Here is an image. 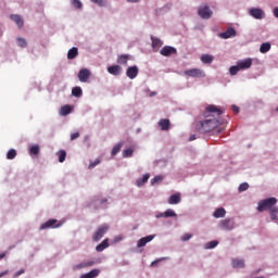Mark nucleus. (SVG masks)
I'll use <instances>...</instances> for the list:
<instances>
[{"mask_svg":"<svg viewBox=\"0 0 278 278\" xmlns=\"http://www.w3.org/2000/svg\"><path fill=\"white\" fill-rule=\"evenodd\" d=\"M222 114L223 110L218 109V106L214 104L206 106L204 112L205 119L195 124V130L199 131V134L214 131V129L220 125V122L214 116H220Z\"/></svg>","mask_w":278,"mask_h":278,"instance_id":"obj_1","label":"nucleus"},{"mask_svg":"<svg viewBox=\"0 0 278 278\" xmlns=\"http://www.w3.org/2000/svg\"><path fill=\"white\" fill-rule=\"evenodd\" d=\"M277 205V198H268L258 202L257 212L270 210Z\"/></svg>","mask_w":278,"mask_h":278,"instance_id":"obj_2","label":"nucleus"},{"mask_svg":"<svg viewBox=\"0 0 278 278\" xmlns=\"http://www.w3.org/2000/svg\"><path fill=\"white\" fill-rule=\"evenodd\" d=\"M110 229V227L108 225H102L100 226L96 232L92 236V240L93 242H99V240H101V238H103V236H105V233H108V230Z\"/></svg>","mask_w":278,"mask_h":278,"instance_id":"obj_3","label":"nucleus"},{"mask_svg":"<svg viewBox=\"0 0 278 278\" xmlns=\"http://www.w3.org/2000/svg\"><path fill=\"white\" fill-rule=\"evenodd\" d=\"M184 74L187 75V77H197V78L205 77V72H203V70L201 68L187 70L184 72Z\"/></svg>","mask_w":278,"mask_h":278,"instance_id":"obj_4","label":"nucleus"},{"mask_svg":"<svg viewBox=\"0 0 278 278\" xmlns=\"http://www.w3.org/2000/svg\"><path fill=\"white\" fill-rule=\"evenodd\" d=\"M250 16L253 18H256L257 21H262V18H265L266 13L260 8H252L249 10Z\"/></svg>","mask_w":278,"mask_h":278,"instance_id":"obj_5","label":"nucleus"},{"mask_svg":"<svg viewBox=\"0 0 278 278\" xmlns=\"http://www.w3.org/2000/svg\"><path fill=\"white\" fill-rule=\"evenodd\" d=\"M198 14L201 16V18L207 20L212 18L213 12L207 5H201L198 10Z\"/></svg>","mask_w":278,"mask_h":278,"instance_id":"obj_6","label":"nucleus"},{"mask_svg":"<svg viewBox=\"0 0 278 278\" xmlns=\"http://www.w3.org/2000/svg\"><path fill=\"white\" fill-rule=\"evenodd\" d=\"M237 66H239L240 71H247L253 66V59H244L237 62Z\"/></svg>","mask_w":278,"mask_h":278,"instance_id":"obj_7","label":"nucleus"},{"mask_svg":"<svg viewBox=\"0 0 278 278\" xmlns=\"http://www.w3.org/2000/svg\"><path fill=\"white\" fill-rule=\"evenodd\" d=\"M236 226L233 225V220L226 218L223 219L219 223V228H222L224 231H231V229H233Z\"/></svg>","mask_w":278,"mask_h":278,"instance_id":"obj_8","label":"nucleus"},{"mask_svg":"<svg viewBox=\"0 0 278 278\" xmlns=\"http://www.w3.org/2000/svg\"><path fill=\"white\" fill-rule=\"evenodd\" d=\"M160 53L164 58H168L170 55H175V53H177V49H175L174 47H170V46H165L161 49Z\"/></svg>","mask_w":278,"mask_h":278,"instance_id":"obj_9","label":"nucleus"},{"mask_svg":"<svg viewBox=\"0 0 278 278\" xmlns=\"http://www.w3.org/2000/svg\"><path fill=\"white\" fill-rule=\"evenodd\" d=\"M78 79L83 84H86V81H88V79H90V70H88V68L80 70L78 72Z\"/></svg>","mask_w":278,"mask_h":278,"instance_id":"obj_10","label":"nucleus"},{"mask_svg":"<svg viewBox=\"0 0 278 278\" xmlns=\"http://www.w3.org/2000/svg\"><path fill=\"white\" fill-rule=\"evenodd\" d=\"M154 238H155V235H150L139 239L137 243L138 249H142V247H147V244H149V242H151Z\"/></svg>","mask_w":278,"mask_h":278,"instance_id":"obj_11","label":"nucleus"},{"mask_svg":"<svg viewBox=\"0 0 278 278\" xmlns=\"http://www.w3.org/2000/svg\"><path fill=\"white\" fill-rule=\"evenodd\" d=\"M126 76L129 79H136L138 77V66L134 65L127 68Z\"/></svg>","mask_w":278,"mask_h":278,"instance_id":"obj_12","label":"nucleus"},{"mask_svg":"<svg viewBox=\"0 0 278 278\" xmlns=\"http://www.w3.org/2000/svg\"><path fill=\"white\" fill-rule=\"evenodd\" d=\"M167 203L169 205H177L178 203H181V194L179 193L172 194L167 200Z\"/></svg>","mask_w":278,"mask_h":278,"instance_id":"obj_13","label":"nucleus"},{"mask_svg":"<svg viewBox=\"0 0 278 278\" xmlns=\"http://www.w3.org/2000/svg\"><path fill=\"white\" fill-rule=\"evenodd\" d=\"M236 36V29L228 28L226 31L219 34V38H223L224 40H227V38H233Z\"/></svg>","mask_w":278,"mask_h":278,"instance_id":"obj_14","label":"nucleus"},{"mask_svg":"<svg viewBox=\"0 0 278 278\" xmlns=\"http://www.w3.org/2000/svg\"><path fill=\"white\" fill-rule=\"evenodd\" d=\"M159 126L161 127L162 131H168V129H170V119H160Z\"/></svg>","mask_w":278,"mask_h":278,"instance_id":"obj_15","label":"nucleus"},{"mask_svg":"<svg viewBox=\"0 0 278 278\" xmlns=\"http://www.w3.org/2000/svg\"><path fill=\"white\" fill-rule=\"evenodd\" d=\"M121 71H123V67H121V65H112L108 67V73H110V75L118 76Z\"/></svg>","mask_w":278,"mask_h":278,"instance_id":"obj_16","label":"nucleus"},{"mask_svg":"<svg viewBox=\"0 0 278 278\" xmlns=\"http://www.w3.org/2000/svg\"><path fill=\"white\" fill-rule=\"evenodd\" d=\"M73 112V106L65 104L60 109L61 116H68Z\"/></svg>","mask_w":278,"mask_h":278,"instance_id":"obj_17","label":"nucleus"},{"mask_svg":"<svg viewBox=\"0 0 278 278\" xmlns=\"http://www.w3.org/2000/svg\"><path fill=\"white\" fill-rule=\"evenodd\" d=\"M11 21H14L16 23L17 27H23L25 25V22L23 21V17L21 15L12 14L10 15Z\"/></svg>","mask_w":278,"mask_h":278,"instance_id":"obj_18","label":"nucleus"},{"mask_svg":"<svg viewBox=\"0 0 278 278\" xmlns=\"http://www.w3.org/2000/svg\"><path fill=\"white\" fill-rule=\"evenodd\" d=\"M79 55V50L76 47H73L67 52V60H75Z\"/></svg>","mask_w":278,"mask_h":278,"instance_id":"obj_19","label":"nucleus"},{"mask_svg":"<svg viewBox=\"0 0 278 278\" xmlns=\"http://www.w3.org/2000/svg\"><path fill=\"white\" fill-rule=\"evenodd\" d=\"M108 247H110L109 240L104 239L100 244H98L96 247V251L98 253H101L102 251H105V249H108Z\"/></svg>","mask_w":278,"mask_h":278,"instance_id":"obj_20","label":"nucleus"},{"mask_svg":"<svg viewBox=\"0 0 278 278\" xmlns=\"http://www.w3.org/2000/svg\"><path fill=\"white\" fill-rule=\"evenodd\" d=\"M200 60L203 64H212V62H214V55H212V54H202Z\"/></svg>","mask_w":278,"mask_h":278,"instance_id":"obj_21","label":"nucleus"},{"mask_svg":"<svg viewBox=\"0 0 278 278\" xmlns=\"http://www.w3.org/2000/svg\"><path fill=\"white\" fill-rule=\"evenodd\" d=\"M226 214H227V211H225L224 207H219L214 212L213 216L214 218H225Z\"/></svg>","mask_w":278,"mask_h":278,"instance_id":"obj_22","label":"nucleus"},{"mask_svg":"<svg viewBox=\"0 0 278 278\" xmlns=\"http://www.w3.org/2000/svg\"><path fill=\"white\" fill-rule=\"evenodd\" d=\"M129 54H122L117 58V64L127 65V62H129Z\"/></svg>","mask_w":278,"mask_h":278,"instance_id":"obj_23","label":"nucleus"},{"mask_svg":"<svg viewBox=\"0 0 278 278\" xmlns=\"http://www.w3.org/2000/svg\"><path fill=\"white\" fill-rule=\"evenodd\" d=\"M55 223H58V220L50 219V220L46 222L45 224H42L40 226V229H49V228L53 227L55 225Z\"/></svg>","mask_w":278,"mask_h":278,"instance_id":"obj_24","label":"nucleus"},{"mask_svg":"<svg viewBox=\"0 0 278 278\" xmlns=\"http://www.w3.org/2000/svg\"><path fill=\"white\" fill-rule=\"evenodd\" d=\"M233 268H244V260H233L232 261Z\"/></svg>","mask_w":278,"mask_h":278,"instance_id":"obj_25","label":"nucleus"},{"mask_svg":"<svg viewBox=\"0 0 278 278\" xmlns=\"http://www.w3.org/2000/svg\"><path fill=\"white\" fill-rule=\"evenodd\" d=\"M149 174L142 176V178L137 179V186H144L149 181Z\"/></svg>","mask_w":278,"mask_h":278,"instance_id":"obj_26","label":"nucleus"},{"mask_svg":"<svg viewBox=\"0 0 278 278\" xmlns=\"http://www.w3.org/2000/svg\"><path fill=\"white\" fill-rule=\"evenodd\" d=\"M260 51L262 53H268V51H270V42L262 43L261 47H260Z\"/></svg>","mask_w":278,"mask_h":278,"instance_id":"obj_27","label":"nucleus"},{"mask_svg":"<svg viewBox=\"0 0 278 278\" xmlns=\"http://www.w3.org/2000/svg\"><path fill=\"white\" fill-rule=\"evenodd\" d=\"M39 153H40V146L36 144L29 148L30 155H38Z\"/></svg>","mask_w":278,"mask_h":278,"instance_id":"obj_28","label":"nucleus"},{"mask_svg":"<svg viewBox=\"0 0 278 278\" xmlns=\"http://www.w3.org/2000/svg\"><path fill=\"white\" fill-rule=\"evenodd\" d=\"M151 40H152L153 49H157V48L162 47V40H160L159 38L151 37Z\"/></svg>","mask_w":278,"mask_h":278,"instance_id":"obj_29","label":"nucleus"},{"mask_svg":"<svg viewBox=\"0 0 278 278\" xmlns=\"http://www.w3.org/2000/svg\"><path fill=\"white\" fill-rule=\"evenodd\" d=\"M177 217V213L175 211L168 208L167 211L164 212V218H174Z\"/></svg>","mask_w":278,"mask_h":278,"instance_id":"obj_30","label":"nucleus"},{"mask_svg":"<svg viewBox=\"0 0 278 278\" xmlns=\"http://www.w3.org/2000/svg\"><path fill=\"white\" fill-rule=\"evenodd\" d=\"M121 149H123V143H117L116 146H114L112 149V155H117L118 153H121Z\"/></svg>","mask_w":278,"mask_h":278,"instance_id":"obj_31","label":"nucleus"},{"mask_svg":"<svg viewBox=\"0 0 278 278\" xmlns=\"http://www.w3.org/2000/svg\"><path fill=\"white\" fill-rule=\"evenodd\" d=\"M91 3H96L99 8H105L108 5V0H90Z\"/></svg>","mask_w":278,"mask_h":278,"instance_id":"obj_32","label":"nucleus"},{"mask_svg":"<svg viewBox=\"0 0 278 278\" xmlns=\"http://www.w3.org/2000/svg\"><path fill=\"white\" fill-rule=\"evenodd\" d=\"M72 94L73 97H81L83 94L81 87H74L72 89Z\"/></svg>","mask_w":278,"mask_h":278,"instance_id":"obj_33","label":"nucleus"},{"mask_svg":"<svg viewBox=\"0 0 278 278\" xmlns=\"http://www.w3.org/2000/svg\"><path fill=\"white\" fill-rule=\"evenodd\" d=\"M71 3L76 10H81L84 8V4L79 0H71Z\"/></svg>","mask_w":278,"mask_h":278,"instance_id":"obj_34","label":"nucleus"},{"mask_svg":"<svg viewBox=\"0 0 278 278\" xmlns=\"http://www.w3.org/2000/svg\"><path fill=\"white\" fill-rule=\"evenodd\" d=\"M14 157H16V150L14 149L9 150L7 153V160H14Z\"/></svg>","mask_w":278,"mask_h":278,"instance_id":"obj_35","label":"nucleus"},{"mask_svg":"<svg viewBox=\"0 0 278 278\" xmlns=\"http://www.w3.org/2000/svg\"><path fill=\"white\" fill-rule=\"evenodd\" d=\"M58 155H59V162H65L66 161V151H64V150H60L59 151V153H58Z\"/></svg>","mask_w":278,"mask_h":278,"instance_id":"obj_36","label":"nucleus"},{"mask_svg":"<svg viewBox=\"0 0 278 278\" xmlns=\"http://www.w3.org/2000/svg\"><path fill=\"white\" fill-rule=\"evenodd\" d=\"M229 73L230 75H238V73H240V67L238 65H233L229 68Z\"/></svg>","mask_w":278,"mask_h":278,"instance_id":"obj_37","label":"nucleus"},{"mask_svg":"<svg viewBox=\"0 0 278 278\" xmlns=\"http://www.w3.org/2000/svg\"><path fill=\"white\" fill-rule=\"evenodd\" d=\"M131 155H134V149L128 148L123 151V157H131Z\"/></svg>","mask_w":278,"mask_h":278,"instance_id":"obj_38","label":"nucleus"},{"mask_svg":"<svg viewBox=\"0 0 278 278\" xmlns=\"http://www.w3.org/2000/svg\"><path fill=\"white\" fill-rule=\"evenodd\" d=\"M17 45L18 47H21L22 49H25V47H27V40H25V38H17Z\"/></svg>","mask_w":278,"mask_h":278,"instance_id":"obj_39","label":"nucleus"},{"mask_svg":"<svg viewBox=\"0 0 278 278\" xmlns=\"http://www.w3.org/2000/svg\"><path fill=\"white\" fill-rule=\"evenodd\" d=\"M90 266H94V261H88L86 263H83V264L78 265V268H88Z\"/></svg>","mask_w":278,"mask_h":278,"instance_id":"obj_40","label":"nucleus"},{"mask_svg":"<svg viewBox=\"0 0 278 278\" xmlns=\"http://www.w3.org/2000/svg\"><path fill=\"white\" fill-rule=\"evenodd\" d=\"M216 247H218V241L214 240L206 243L205 249H216Z\"/></svg>","mask_w":278,"mask_h":278,"instance_id":"obj_41","label":"nucleus"},{"mask_svg":"<svg viewBox=\"0 0 278 278\" xmlns=\"http://www.w3.org/2000/svg\"><path fill=\"white\" fill-rule=\"evenodd\" d=\"M249 190V184L248 182H243L239 186V192H244Z\"/></svg>","mask_w":278,"mask_h":278,"instance_id":"obj_42","label":"nucleus"},{"mask_svg":"<svg viewBox=\"0 0 278 278\" xmlns=\"http://www.w3.org/2000/svg\"><path fill=\"white\" fill-rule=\"evenodd\" d=\"M99 164H101V160L97 159L96 161L91 162L89 164V169L94 168L96 166H99Z\"/></svg>","mask_w":278,"mask_h":278,"instance_id":"obj_43","label":"nucleus"},{"mask_svg":"<svg viewBox=\"0 0 278 278\" xmlns=\"http://www.w3.org/2000/svg\"><path fill=\"white\" fill-rule=\"evenodd\" d=\"M164 179V177L162 176H155L152 180H151V184L154 185V184H160V181H162Z\"/></svg>","mask_w":278,"mask_h":278,"instance_id":"obj_44","label":"nucleus"},{"mask_svg":"<svg viewBox=\"0 0 278 278\" xmlns=\"http://www.w3.org/2000/svg\"><path fill=\"white\" fill-rule=\"evenodd\" d=\"M165 260H168V257H161V258H157L155 261H153L151 263V266H157V264H160V262H164Z\"/></svg>","mask_w":278,"mask_h":278,"instance_id":"obj_45","label":"nucleus"},{"mask_svg":"<svg viewBox=\"0 0 278 278\" xmlns=\"http://www.w3.org/2000/svg\"><path fill=\"white\" fill-rule=\"evenodd\" d=\"M192 238V233H185L182 237H181V241L182 242H188V240H190Z\"/></svg>","mask_w":278,"mask_h":278,"instance_id":"obj_46","label":"nucleus"},{"mask_svg":"<svg viewBox=\"0 0 278 278\" xmlns=\"http://www.w3.org/2000/svg\"><path fill=\"white\" fill-rule=\"evenodd\" d=\"M99 269H92L91 271H89V275L91 278H94V277H99Z\"/></svg>","mask_w":278,"mask_h":278,"instance_id":"obj_47","label":"nucleus"},{"mask_svg":"<svg viewBox=\"0 0 278 278\" xmlns=\"http://www.w3.org/2000/svg\"><path fill=\"white\" fill-rule=\"evenodd\" d=\"M24 274H25V269H20L18 271H16V273L13 275V278L21 277V275H24Z\"/></svg>","mask_w":278,"mask_h":278,"instance_id":"obj_48","label":"nucleus"},{"mask_svg":"<svg viewBox=\"0 0 278 278\" xmlns=\"http://www.w3.org/2000/svg\"><path fill=\"white\" fill-rule=\"evenodd\" d=\"M79 138V132H74L71 135V140H77Z\"/></svg>","mask_w":278,"mask_h":278,"instance_id":"obj_49","label":"nucleus"},{"mask_svg":"<svg viewBox=\"0 0 278 278\" xmlns=\"http://www.w3.org/2000/svg\"><path fill=\"white\" fill-rule=\"evenodd\" d=\"M277 212H278V208L276 206H271L269 208V214H277Z\"/></svg>","mask_w":278,"mask_h":278,"instance_id":"obj_50","label":"nucleus"},{"mask_svg":"<svg viewBox=\"0 0 278 278\" xmlns=\"http://www.w3.org/2000/svg\"><path fill=\"white\" fill-rule=\"evenodd\" d=\"M271 220H277V213H269Z\"/></svg>","mask_w":278,"mask_h":278,"instance_id":"obj_51","label":"nucleus"},{"mask_svg":"<svg viewBox=\"0 0 278 278\" xmlns=\"http://www.w3.org/2000/svg\"><path fill=\"white\" fill-rule=\"evenodd\" d=\"M197 139V135H191L190 137H189V142H192L193 140H195Z\"/></svg>","mask_w":278,"mask_h":278,"instance_id":"obj_52","label":"nucleus"},{"mask_svg":"<svg viewBox=\"0 0 278 278\" xmlns=\"http://www.w3.org/2000/svg\"><path fill=\"white\" fill-rule=\"evenodd\" d=\"M274 16H276V18H278V7H276V8L274 9Z\"/></svg>","mask_w":278,"mask_h":278,"instance_id":"obj_53","label":"nucleus"},{"mask_svg":"<svg viewBox=\"0 0 278 278\" xmlns=\"http://www.w3.org/2000/svg\"><path fill=\"white\" fill-rule=\"evenodd\" d=\"M232 111L236 112V113H238V112H240V108H238V106H236V105H232Z\"/></svg>","mask_w":278,"mask_h":278,"instance_id":"obj_54","label":"nucleus"},{"mask_svg":"<svg viewBox=\"0 0 278 278\" xmlns=\"http://www.w3.org/2000/svg\"><path fill=\"white\" fill-rule=\"evenodd\" d=\"M80 278H92V277L90 276L89 273H87V274L81 275Z\"/></svg>","mask_w":278,"mask_h":278,"instance_id":"obj_55","label":"nucleus"},{"mask_svg":"<svg viewBox=\"0 0 278 278\" xmlns=\"http://www.w3.org/2000/svg\"><path fill=\"white\" fill-rule=\"evenodd\" d=\"M155 217H156V218H164V213H157V214L155 215Z\"/></svg>","mask_w":278,"mask_h":278,"instance_id":"obj_56","label":"nucleus"},{"mask_svg":"<svg viewBox=\"0 0 278 278\" xmlns=\"http://www.w3.org/2000/svg\"><path fill=\"white\" fill-rule=\"evenodd\" d=\"M8 273H9V270H5V271L1 273V274H0V278H1V277H5V275H8Z\"/></svg>","mask_w":278,"mask_h":278,"instance_id":"obj_57","label":"nucleus"},{"mask_svg":"<svg viewBox=\"0 0 278 278\" xmlns=\"http://www.w3.org/2000/svg\"><path fill=\"white\" fill-rule=\"evenodd\" d=\"M128 1V3H138V1H140V0H127Z\"/></svg>","mask_w":278,"mask_h":278,"instance_id":"obj_58","label":"nucleus"},{"mask_svg":"<svg viewBox=\"0 0 278 278\" xmlns=\"http://www.w3.org/2000/svg\"><path fill=\"white\" fill-rule=\"evenodd\" d=\"M5 257V254H0V260H3Z\"/></svg>","mask_w":278,"mask_h":278,"instance_id":"obj_59","label":"nucleus"}]
</instances>
